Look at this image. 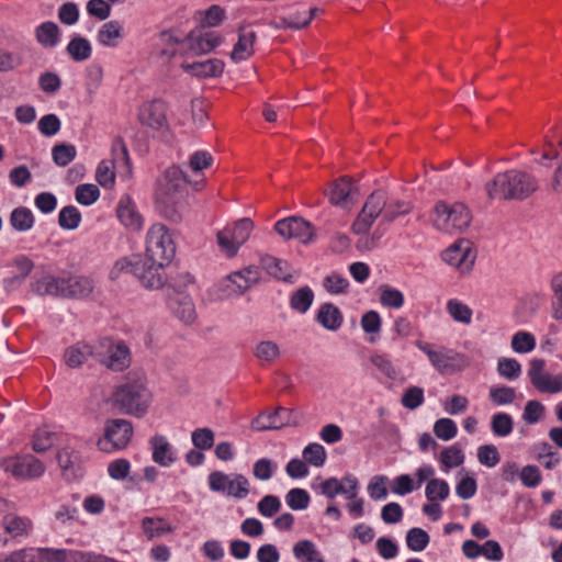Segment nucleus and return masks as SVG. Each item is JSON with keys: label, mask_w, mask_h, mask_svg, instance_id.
Listing matches in <instances>:
<instances>
[{"label": "nucleus", "mask_w": 562, "mask_h": 562, "mask_svg": "<svg viewBox=\"0 0 562 562\" xmlns=\"http://www.w3.org/2000/svg\"><path fill=\"white\" fill-rule=\"evenodd\" d=\"M325 290L331 294L344 293L349 286V282L346 278L338 273H331L325 277L323 281Z\"/></svg>", "instance_id": "58"}, {"label": "nucleus", "mask_w": 562, "mask_h": 562, "mask_svg": "<svg viewBox=\"0 0 562 562\" xmlns=\"http://www.w3.org/2000/svg\"><path fill=\"white\" fill-rule=\"evenodd\" d=\"M313 236L312 226L308 222L299 216L283 218V238L297 239L307 244Z\"/></svg>", "instance_id": "19"}, {"label": "nucleus", "mask_w": 562, "mask_h": 562, "mask_svg": "<svg viewBox=\"0 0 562 562\" xmlns=\"http://www.w3.org/2000/svg\"><path fill=\"white\" fill-rule=\"evenodd\" d=\"M357 189L351 184V179L340 177L333 182L331 189L326 194L333 205L345 207L348 203H353V194Z\"/></svg>", "instance_id": "20"}, {"label": "nucleus", "mask_w": 562, "mask_h": 562, "mask_svg": "<svg viewBox=\"0 0 562 562\" xmlns=\"http://www.w3.org/2000/svg\"><path fill=\"white\" fill-rule=\"evenodd\" d=\"M469 209L462 203L449 205L445 202L436 204L431 221L434 226L446 233L461 232L471 223Z\"/></svg>", "instance_id": "5"}, {"label": "nucleus", "mask_w": 562, "mask_h": 562, "mask_svg": "<svg viewBox=\"0 0 562 562\" xmlns=\"http://www.w3.org/2000/svg\"><path fill=\"white\" fill-rule=\"evenodd\" d=\"M254 228V222L244 217L235 222L233 227H225L217 232V244L221 250L229 258L236 256L239 247L245 244Z\"/></svg>", "instance_id": "10"}, {"label": "nucleus", "mask_w": 562, "mask_h": 562, "mask_svg": "<svg viewBox=\"0 0 562 562\" xmlns=\"http://www.w3.org/2000/svg\"><path fill=\"white\" fill-rule=\"evenodd\" d=\"M186 172L177 166L169 167L157 182L155 202L157 211L168 221L179 223L186 207Z\"/></svg>", "instance_id": "1"}, {"label": "nucleus", "mask_w": 562, "mask_h": 562, "mask_svg": "<svg viewBox=\"0 0 562 562\" xmlns=\"http://www.w3.org/2000/svg\"><path fill=\"white\" fill-rule=\"evenodd\" d=\"M2 526L7 533L13 538L29 535L33 528L32 520L27 517L8 514L2 518Z\"/></svg>", "instance_id": "27"}, {"label": "nucleus", "mask_w": 562, "mask_h": 562, "mask_svg": "<svg viewBox=\"0 0 562 562\" xmlns=\"http://www.w3.org/2000/svg\"><path fill=\"white\" fill-rule=\"evenodd\" d=\"M294 555L303 562H324L321 553L310 540L299 541L293 549Z\"/></svg>", "instance_id": "39"}, {"label": "nucleus", "mask_w": 562, "mask_h": 562, "mask_svg": "<svg viewBox=\"0 0 562 562\" xmlns=\"http://www.w3.org/2000/svg\"><path fill=\"white\" fill-rule=\"evenodd\" d=\"M192 443L200 450H209L214 445V432L210 428H198L191 435Z\"/></svg>", "instance_id": "51"}, {"label": "nucleus", "mask_w": 562, "mask_h": 562, "mask_svg": "<svg viewBox=\"0 0 562 562\" xmlns=\"http://www.w3.org/2000/svg\"><path fill=\"white\" fill-rule=\"evenodd\" d=\"M497 372L507 380H516L521 373V366L516 359L501 358L497 363Z\"/></svg>", "instance_id": "45"}, {"label": "nucleus", "mask_w": 562, "mask_h": 562, "mask_svg": "<svg viewBox=\"0 0 562 562\" xmlns=\"http://www.w3.org/2000/svg\"><path fill=\"white\" fill-rule=\"evenodd\" d=\"M122 37V25L119 21H110L104 23L98 32V42L108 47L117 45V41Z\"/></svg>", "instance_id": "31"}, {"label": "nucleus", "mask_w": 562, "mask_h": 562, "mask_svg": "<svg viewBox=\"0 0 562 562\" xmlns=\"http://www.w3.org/2000/svg\"><path fill=\"white\" fill-rule=\"evenodd\" d=\"M95 360L114 372H121L131 366L132 358L128 347L109 338L97 342Z\"/></svg>", "instance_id": "7"}, {"label": "nucleus", "mask_w": 562, "mask_h": 562, "mask_svg": "<svg viewBox=\"0 0 562 562\" xmlns=\"http://www.w3.org/2000/svg\"><path fill=\"white\" fill-rule=\"evenodd\" d=\"M546 361L532 359L529 362L528 376L531 384L542 393H559L562 391V373L551 375L544 372Z\"/></svg>", "instance_id": "14"}, {"label": "nucleus", "mask_w": 562, "mask_h": 562, "mask_svg": "<svg viewBox=\"0 0 562 562\" xmlns=\"http://www.w3.org/2000/svg\"><path fill=\"white\" fill-rule=\"evenodd\" d=\"M538 189L533 176L522 170L501 172L486 183L485 190L491 200H525Z\"/></svg>", "instance_id": "3"}, {"label": "nucleus", "mask_w": 562, "mask_h": 562, "mask_svg": "<svg viewBox=\"0 0 562 562\" xmlns=\"http://www.w3.org/2000/svg\"><path fill=\"white\" fill-rule=\"evenodd\" d=\"M69 56L77 63L85 61L90 58L92 54V47L90 42L79 35H75L66 47Z\"/></svg>", "instance_id": "30"}, {"label": "nucleus", "mask_w": 562, "mask_h": 562, "mask_svg": "<svg viewBox=\"0 0 562 562\" xmlns=\"http://www.w3.org/2000/svg\"><path fill=\"white\" fill-rule=\"evenodd\" d=\"M458 431L456 423L450 418H440L434 425L435 435L442 440H450Z\"/></svg>", "instance_id": "55"}, {"label": "nucleus", "mask_w": 562, "mask_h": 562, "mask_svg": "<svg viewBox=\"0 0 562 562\" xmlns=\"http://www.w3.org/2000/svg\"><path fill=\"white\" fill-rule=\"evenodd\" d=\"M225 493L237 498L246 497L249 493L248 480L241 474L236 475L234 479H229Z\"/></svg>", "instance_id": "54"}, {"label": "nucleus", "mask_w": 562, "mask_h": 562, "mask_svg": "<svg viewBox=\"0 0 562 562\" xmlns=\"http://www.w3.org/2000/svg\"><path fill=\"white\" fill-rule=\"evenodd\" d=\"M310 494L303 488H292L286 494V503L293 510H303L308 507Z\"/></svg>", "instance_id": "44"}, {"label": "nucleus", "mask_w": 562, "mask_h": 562, "mask_svg": "<svg viewBox=\"0 0 562 562\" xmlns=\"http://www.w3.org/2000/svg\"><path fill=\"white\" fill-rule=\"evenodd\" d=\"M166 111V104L160 100H155L142 108L139 121L150 128L160 130L167 125Z\"/></svg>", "instance_id": "18"}, {"label": "nucleus", "mask_w": 562, "mask_h": 562, "mask_svg": "<svg viewBox=\"0 0 562 562\" xmlns=\"http://www.w3.org/2000/svg\"><path fill=\"white\" fill-rule=\"evenodd\" d=\"M305 9V5L297 4V5H289L286 7L285 15L283 16V30L284 29H292V30H301L305 29L306 26H294V24H303V14L302 10Z\"/></svg>", "instance_id": "53"}, {"label": "nucleus", "mask_w": 562, "mask_h": 562, "mask_svg": "<svg viewBox=\"0 0 562 562\" xmlns=\"http://www.w3.org/2000/svg\"><path fill=\"white\" fill-rule=\"evenodd\" d=\"M111 161L113 166L117 168H124L126 171H130V156L127 151V147L121 136H116L113 139L111 147Z\"/></svg>", "instance_id": "34"}, {"label": "nucleus", "mask_w": 562, "mask_h": 562, "mask_svg": "<svg viewBox=\"0 0 562 562\" xmlns=\"http://www.w3.org/2000/svg\"><path fill=\"white\" fill-rule=\"evenodd\" d=\"M412 209L413 205L406 201H395L390 203L382 215V222L392 223L398 216L408 214Z\"/></svg>", "instance_id": "49"}, {"label": "nucleus", "mask_w": 562, "mask_h": 562, "mask_svg": "<svg viewBox=\"0 0 562 562\" xmlns=\"http://www.w3.org/2000/svg\"><path fill=\"white\" fill-rule=\"evenodd\" d=\"M429 540V535L417 527L409 529L406 535V544L412 551H423L428 546Z\"/></svg>", "instance_id": "42"}, {"label": "nucleus", "mask_w": 562, "mask_h": 562, "mask_svg": "<svg viewBox=\"0 0 562 562\" xmlns=\"http://www.w3.org/2000/svg\"><path fill=\"white\" fill-rule=\"evenodd\" d=\"M371 363L380 370L384 375H386L391 380H395L397 376V371L393 366L391 359L385 355H373L371 358Z\"/></svg>", "instance_id": "62"}, {"label": "nucleus", "mask_w": 562, "mask_h": 562, "mask_svg": "<svg viewBox=\"0 0 562 562\" xmlns=\"http://www.w3.org/2000/svg\"><path fill=\"white\" fill-rule=\"evenodd\" d=\"M182 69L196 77H216L223 72L224 63L220 59H207L196 63H184Z\"/></svg>", "instance_id": "26"}, {"label": "nucleus", "mask_w": 562, "mask_h": 562, "mask_svg": "<svg viewBox=\"0 0 562 562\" xmlns=\"http://www.w3.org/2000/svg\"><path fill=\"white\" fill-rule=\"evenodd\" d=\"M440 461L447 468H454L463 463L464 456L459 447L451 446L442 450Z\"/></svg>", "instance_id": "59"}, {"label": "nucleus", "mask_w": 562, "mask_h": 562, "mask_svg": "<svg viewBox=\"0 0 562 562\" xmlns=\"http://www.w3.org/2000/svg\"><path fill=\"white\" fill-rule=\"evenodd\" d=\"M249 289L250 286L243 274L234 271L217 284V299L221 301H228L243 295Z\"/></svg>", "instance_id": "16"}, {"label": "nucleus", "mask_w": 562, "mask_h": 562, "mask_svg": "<svg viewBox=\"0 0 562 562\" xmlns=\"http://www.w3.org/2000/svg\"><path fill=\"white\" fill-rule=\"evenodd\" d=\"M153 450V460L161 467H170L175 461L176 457L171 445L167 438L162 435H155L149 440Z\"/></svg>", "instance_id": "23"}, {"label": "nucleus", "mask_w": 562, "mask_h": 562, "mask_svg": "<svg viewBox=\"0 0 562 562\" xmlns=\"http://www.w3.org/2000/svg\"><path fill=\"white\" fill-rule=\"evenodd\" d=\"M450 493L448 483L445 480L431 479L428 481L425 494L429 502L445 501Z\"/></svg>", "instance_id": "40"}, {"label": "nucleus", "mask_w": 562, "mask_h": 562, "mask_svg": "<svg viewBox=\"0 0 562 562\" xmlns=\"http://www.w3.org/2000/svg\"><path fill=\"white\" fill-rule=\"evenodd\" d=\"M133 436V425L130 420L116 418L109 419L104 425L103 437L97 442L102 452H113L127 447Z\"/></svg>", "instance_id": "8"}, {"label": "nucleus", "mask_w": 562, "mask_h": 562, "mask_svg": "<svg viewBox=\"0 0 562 562\" xmlns=\"http://www.w3.org/2000/svg\"><path fill=\"white\" fill-rule=\"evenodd\" d=\"M134 265L135 277L146 289L158 290L166 284L167 278L164 268L168 266L167 263L160 265L154 259L139 256Z\"/></svg>", "instance_id": "13"}, {"label": "nucleus", "mask_w": 562, "mask_h": 562, "mask_svg": "<svg viewBox=\"0 0 562 562\" xmlns=\"http://www.w3.org/2000/svg\"><path fill=\"white\" fill-rule=\"evenodd\" d=\"M60 30L54 22L47 21L35 30L36 41L46 48L55 47L59 42Z\"/></svg>", "instance_id": "29"}, {"label": "nucleus", "mask_w": 562, "mask_h": 562, "mask_svg": "<svg viewBox=\"0 0 562 562\" xmlns=\"http://www.w3.org/2000/svg\"><path fill=\"white\" fill-rule=\"evenodd\" d=\"M87 12L101 21L111 14V7L108 0H90L87 3Z\"/></svg>", "instance_id": "64"}, {"label": "nucleus", "mask_w": 562, "mask_h": 562, "mask_svg": "<svg viewBox=\"0 0 562 562\" xmlns=\"http://www.w3.org/2000/svg\"><path fill=\"white\" fill-rule=\"evenodd\" d=\"M23 553L32 562H65L67 558V551L65 550L36 549L23 551Z\"/></svg>", "instance_id": "35"}, {"label": "nucleus", "mask_w": 562, "mask_h": 562, "mask_svg": "<svg viewBox=\"0 0 562 562\" xmlns=\"http://www.w3.org/2000/svg\"><path fill=\"white\" fill-rule=\"evenodd\" d=\"M10 224L18 232H27L34 225V215L30 209L19 206L11 212Z\"/></svg>", "instance_id": "33"}, {"label": "nucleus", "mask_w": 562, "mask_h": 562, "mask_svg": "<svg viewBox=\"0 0 562 562\" xmlns=\"http://www.w3.org/2000/svg\"><path fill=\"white\" fill-rule=\"evenodd\" d=\"M386 209V199L383 192L374 191L367 199L361 212L352 224V232L356 235L369 232L373 222Z\"/></svg>", "instance_id": "12"}, {"label": "nucleus", "mask_w": 562, "mask_h": 562, "mask_svg": "<svg viewBox=\"0 0 562 562\" xmlns=\"http://www.w3.org/2000/svg\"><path fill=\"white\" fill-rule=\"evenodd\" d=\"M491 427L499 437H506L513 431V419L506 413H497L492 417Z\"/></svg>", "instance_id": "47"}, {"label": "nucleus", "mask_w": 562, "mask_h": 562, "mask_svg": "<svg viewBox=\"0 0 562 562\" xmlns=\"http://www.w3.org/2000/svg\"><path fill=\"white\" fill-rule=\"evenodd\" d=\"M115 168L111 161L102 160L95 172L98 183L103 188H111L115 180Z\"/></svg>", "instance_id": "46"}, {"label": "nucleus", "mask_w": 562, "mask_h": 562, "mask_svg": "<svg viewBox=\"0 0 562 562\" xmlns=\"http://www.w3.org/2000/svg\"><path fill=\"white\" fill-rule=\"evenodd\" d=\"M490 398L497 405H506L515 401L516 392L509 386H493L490 389Z\"/></svg>", "instance_id": "56"}, {"label": "nucleus", "mask_w": 562, "mask_h": 562, "mask_svg": "<svg viewBox=\"0 0 562 562\" xmlns=\"http://www.w3.org/2000/svg\"><path fill=\"white\" fill-rule=\"evenodd\" d=\"M279 353V346L272 341H261L255 349V356L262 362L273 361Z\"/></svg>", "instance_id": "57"}, {"label": "nucleus", "mask_w": 562, "mask_h": 562, "mask_svg": "<svg viewBox=\"0 0 562 562\" xmlns=\"http://www.w3.org/2000/svg\"><path fill=\"white\" fill-rule=\"evenodd\" d=\"M40 295L80 299L88 296L92 290V281L86 277L54 278L45 277L33 285Z\"/></svg>", "instance_id": "4"}, {"label": "nucleus", "mask_w": 562, "mask_h": 562, "mask_svg": "<svg viewBox=\"0 0 562 562\" xmlns=\"http://www.w3.org/2000/svg\"><path fill=\"white\" fill-rule=\"evenodd\" d=\"M142 527H143L144 533L150 540L155 539V538H160L164 535H167L172 531L171 526L168 525L161 518L145 517L142 521Z\"/></svg>", "instance_id": "36"}, {"label": "nucleus", "mask_w": 562, "mask_h": 562, "mask_svg": "<svg viewBox=\"0 0 562 562\" xmlns=\"http://www.w3.org/2000/svg\"><path fill=\"white\" fill-rule=\"evenodd\" d=\"M112 405L122 414L143 417L151 403L143 372H130L111 396Z\"/></svg>", "instance_id": "2"}, {"label": "nucleus", "mask_w": 562, "mask_h": 562, "mask_svg": "<svg viewBox=\"0 0 562 562\" xmlns=\"http://www.w3.org/2000/svg\"><path fill=\"white\" fill-rule=\"evenodd\" d=\"M380 293V302L383 306L391 308H401L404 305L403 293L387 284H382L378 289Z\"/></svg>", "instance_id": "38"}, {"label": "nucleus", "mask_w": 562, "mask_h": 562, "mask_svg": "<svg viewBox=\"0 0 562 562\" xmlns=\"http://www.w3.org/2000/svg\"><path fill=\"white\" fill-rule=\"evenodd\" d=\"M417 347L427 355L429 361L440 373H454L468 366L463 355L443 347L435 348L428 342L417 341Z\"/></svg>", "instance_id": "9"}, {"label": "nucleus", "mask_w": 562, "mask_h": 562, "mask_svg": "<svg viewBox=\"0 0 562 562\" xmlns=\"http://www.w3.org/2000/svg\"><path fill=\"white\" fill-rule=\"evenodd\" d=\"M0 468L4 472L11 473L14 477L22 480L40 477L45 471L43 462L32 454L1 459Z\"/></svg>", "instance_id": "11"}, {"label": "nucleus", "mask_w": 562, "mask_h": 562, "mask_svg": "<svg viewBox=\"0 0 562 562\" xmlns=\"http://www.w3.org/2000/svg\"><path fill=\"white\" fill-rule=\"evenodd\" d=\"M77 156V149L71 144L59 143L52 148L53 161L58 167L68 166Z\"/></svg>", "instance_id": "37"}, {"label": "nucleus", "mask_w": 562, "mask_h": 562, "mask_svg": "<svg viewBox=\"0 0 562 562\" xmlns=\"http://www.w3.org/2000/svg\"><path fill=\"white\" fill-rule=\"evenodd\" d=\"M314 301V292L307 285L294 291L289 300L290 306L297 313L304 314L308 311Z\"/></svg>", "instance_id": "32"}, {"label": "nucleus", "mask_w": 562, "mask_h": 562, "mask_svg": "<svg viewBox=\"0 0 562 562\" xmlns=\"http://www.w3.org/2000/svg\"><path fill=\"white\" fill-rule=\"evenodd\" d=\"M424 402V391L422 387L418 386H411L408 387L403 397H402V404L404 407L408 409H415L418 406H420Z\"/></svg>", "instance_id": "63"}, {"label": "nucleus", "mask_w": 562, "mask_h": 562, "mask_svg": "<svg viewBox=\"0 0 562 562\" xmlns=\"http://www.w3.org/2000/svg\"><path fill=\"white\" fill-rule=\"evenodd\" d=\"M256 33L249 27L241 26L238 31V41L231 53V58L235 61L247 59L254 53V43Z\"/></svg>", "instance_id": "24"}, {"label": "nucleus", "mask_w": 562, "mask_h": 562, "mask_svg": "<svg viewBox=\"0 0 562 562\" xmlns=\"http://www.w3.org/2000/svg\"><path fill=\"white\" fill-rule=\"evenodd\" d=\"M100 196V190L94 184H80L76 188V200L82 205H91Z\"/></svg>", "instance_id": "52"}, {"label": "nucleus", "mask_w": 562, "mask_h": 562, "mask_svg": "<svg viewBox=\"0 0 562 562\" xmlns=\"http://www.w3.org/2000/svg\"><path fill=\"white\" fill-rule=\"evenodd\" d=\"M81 222V213L74 205L63 207L58 214V224L67 231L76 229Z\"/></svg>", "instance_id": "41"}, {"label": "nucleus", "mask_w": 562, "mask_h": 562, "mask_svg": "<svg viewBox=\"0 0 562 562\" xmlns=\"http://www.w3.org/2000/svg\"><path fill=\"white\" fill-rule=\"evenodd\" d=\"M536 347V339L532 334L518 331L512 338V348L519 353L530 352Z\"/></svg>", "instance_id": "43"}, {"label": "nucleus", "mask_w": 562, "mask_h": 562, "mask_svg": "<svg viewBox=\"0 0 562 562\" xmlns=\"http://www.w3.org/2000/svg\"><path fill=\"white\" fill-rule=\"evenodd\" d=\"M447 310L454 321L463 324H469L471 322L472 310L468 305L457 300H450L447 303Z\"/></svg>", "instance_id": "48"}, {"label": "nucleus", "mask_w": 562, "mask_h": 562, "mask_svg": "<svg viewBox=\"0 0 562 562\" xmlns=\"http://www.w3.org/2000/svg\"><path fill=\"white\" fill-rule=\"evenodd\" d=\"M316 319L329 330H337L342 324V314L337 306L325 303L321 306Z\"/></svg>", "instance_id": "28"}, {"label": "nucleus", "mask_w": 562, "mask_h": 562, "mask_svg": "<svg viewBox=\"0 0 562 562\" xmlns=\"http://www.w3.org/2000/svg\"><path fill=\"white\" fill-rule=\"evenodd\" d=\"M60 120L55 114H46L38 121L40 132L47 137L56 135L60 130Z\"/></svg>", "instance_id": "60"}, {"label": "nucleus", "mask_w": 562, "mask_h": 562, "mask_svg": "<svg viewBox=\"0 0 562 562\" xmlns=\"http://www.w3.org/2000/svg\"><path fill=\"white\" fill-rule=\"evenodd\" d=\"M477 459L488 468L495 467L501 460L498 450L493 445L481 446L477 450Z\"/></svg>", "instance_id": "61"}, {"label": "nucleus", "mask_w": 562, "mask_h": 562, "mask_svg": "<svg viewBox=\"0 0 562 562\" xmlns=\"http://www.w3.org/2000/svg\"><path fill=\"white\" fill-rule=\"evenodd\" d=\"M222 43V37L215 32H203L201 30L192 31L186 38L188 49L194 54H205L217 47Z\"/></svg>", "instance_id": "17"}, {"label": "nucleus", "mask_w": 562, "mask_h": 562, "mask_svg": "<svg viewBox=\"0 0 562 562\" xmlns=\"http://www.w3.org/2000/svg\"><path fill=\"white\" fill-rule=\"evenodd\" d=\"M303 458L314 467H322L326 461L325 448L319 443H310L303 450Z\"/></svg>", "instance_id": "50"}, {"label": "nucleus", "mask_w": 562, "mask_h": 562, "mask_svg": "<svg viewBox=\"0 0 562 562\" xmlns=\"http://www.w3.org/2000/svg\"><path fill=\"white\" fill-rule=\"evenodd\" d=\"M168 306L176 317L183 323L190 324L195 319V308L190 295L178 293L168 294Z\"/></svg>", "instance_id": "21"}, {"label": "nucleus", "mask_w": 562, "mask_h": 562, "mask_svg": "<svg viewBox=\"0 0 562 562\" xmlns=\"http://www.w3.org/2000/svg\"><path fill=\"white\" fill-rule=\"evenodd\" d=\"M97 344L94 346L79 342L65 351V362L70 368H78L86 363L89 358L95 359Z\"/></svg>", "instance_id": "25"}, {"label": "nucleus", "mask_w": 562, "mask_h": 562, "mask_svg": "<svg viewBox=\"0 0 562 562\" xmlns=\"http://www.w3.org/2000/svg\"><path fill=\"white\" fill-rule=\"evenodd\" d=\"M117 217L121 223L131 228L138 231L143 225V218L138 213L135 203L130 196H123L116 209Z\"/></svg>", "instance_id": "22"}, {"label": "nucleus", "mask_w": 562, "mask_h": 562, "mask_svg": "<svg viewBox=\"0 0 562 562\" xmlns=\"http://www.w3.org/2000/svg\"><path fill=\"white\" fill-rule=\"evenodd\" d=\"M441 257L447 263L456 266L461 273H467L473 267L475 252L469 239H459L447 248Z\"/></svg>", "instance_id": "15"}, {"label": "nucleus", "mask_w": 562, "mask_h": 562, "mask_svg": "<svg viewBox=\"0 0 562 562\" xmlns=\"http://www.w3.org/2000/svg\"><path fill=\"white\" fill-rule=\"evenodd\" d=\"M176 254L175 243L162 224H154L146 239V252L144 257L154 259L157 262L169 265Z\"/></svg>", "instance_id": "6"}]
</instances>
